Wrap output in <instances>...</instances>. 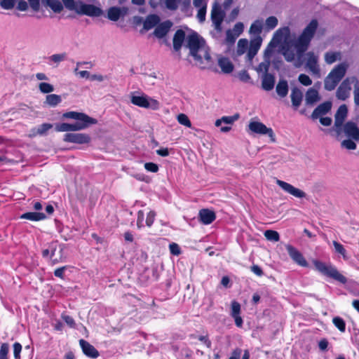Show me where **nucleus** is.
Instances as JSON below:
<instances>
[{
    "instance_id": "45",
    "label": "nucleus",
    "mask_w": 359,
    "mask_h": 359,
    "mask_svg": "<svg viewBox=\"0 0 359 359\" xmlns=\"http://www.w3.org/2000/svg\"><path fill=\"white\" fill-rule=\"evenodd\" d=\"M165 8L170 11H176L178 8V0H161Z\"/></svg>"
},
{
    "instance_id": "25",
    "label": "nucleus",
    "mask_w": 359,
    "mask_h": 359,
    "mask_svg": "<svg viewBox=\"0 0 359 359\" xmlns=\"http://www.w3.org/2000/svg\"><path fill=\"white\" fill-rule=\"evenodd\" d=\"M160 18L156 14H150L147 15L143 22L144 29L148 31L154 27H156L158 24L160 22Z\"/></svg>"
},
{
    "instance_id": "47",
    "label": "nucleus",
    "mask_w": 359,
    "mask_h": 359,
    "mask_svg": "<svg viewBox=\"0 0 359 359\" xmlns=\"http://www.w3.org/2000/svg\"><path fill=\"white\" fill-rule=\"evenodd\" d=\"M177 121L184 126L188 128L191 127V123L189 119L188 116L184 114H180L177 117Z\"/></svg>"
},
{
    "instance_id": "42",
    "label": "nucleus",
    "mask_w": 359,
    "mask_h": 359,
    "mask_svg": "<svg viewBox=\"0 0 359 359\" xmlns=\"http://www.w3.org/2000/svg\"><path fill=\"white\" fill-rule=\"evenodd\" d=\"M264 236L268 241L277 242L280 240L279 233L276 231L266 230L264 231Z\"/></svg>"
},
{
    "instance_id": "5",
    "label": "nucleus",
    "mask_w": 359,
    "mask_h": 359,
    "mask_svg": "<svg viewBox=\"0 0 359 359\" xmlns=\"http://www.w3.org/2000/svg\"><path fill=\"white\" fill-rule=\"evenodd\" d=\"M225 12L222 10L221 6L215 2L211 11V20L214 26L215 31L211 32L213 37H217V34H219L222 30V24L225 18Z\"/></svg>"
},
{
    "instance_id": "30",
    "label": "nucleus",
    "mask_w": 359,
    "mask_h": 359,
    "mask_svg": "<svg viewBox=\"0 0 359 359\" xmlns=\"http://www.w3.org/2000/svg\"><path fill=\"white\" fill-rule=\"evenodd\" d=\"M218 65L221 68L222 71L224 74H230L233 70V65L231 60L225 57L219 58Z\"/></svg>"
},
{
    "instance_id": "2",
    "label": "nucleus",
    "mask_w": 359,
    "mask_h": 359,
    "mask_svg": "<svg viewBox=\"0 0 359 359\" xmlns=\"http://www.w3.org/2000/svg\"><path fill=\"white\" fill-rule=\"evenodd\" d=\"M186 46L189 49V54L195 60L196 66L201 69H205L211 61L205 40L197 33L189 34L186 39Z\"/></svg>"
},
{
    "instance_id": "17",
    "label": "nucleus",
    "mask_w": 359,
    "mask_h": 359,
    "mask_svg": "<svg viewBox=\"0 0 359 359\" xmlns=\"http://www.w3.org/2000/svg\"><path fill=\"white\" fill-rule=\"evenodd\" d=\"M89 126L83 123H62L60 124H57L55 126V130L58 132H68V131H77L84 130L88 128Z\"/></svg>"
},
{
    "instance_id": "53",
    "label": "nucleus",
    "mask_w": 359,
    "mask_h": 359,
    "mask_svg": "<svg viewBox=\"0 0 359 359\" xmlns=\"http://www.w3.org/2000/svg\"><path fill=\"white\" fill-rule=\"evenodd\" d=\"M241 305L238 302L233 301L231 302V316H236L240 315Z\"/></svg>"
},
{
    "instance_id": "8",
    "label": "nucleus",
    "mask_w": 359,
    "mask_h": 359,
    "mask_svg": "<svg viewBox=\"0 0 359 359\" xmlns=\"http://www.w3.org/2000/svg\"><path fill=\"white\" fill-rule=\"evenodd\" d=\"M76 13L78 15H85L90 17H100L102 15L103 11L100 7L95 5L79 2L78 9H76Z\"/></svg>"
},
{
    "instance_id": "58",
    "label": "nucleus",
    "mask_w": 359,
    "mask_h": 359,
    "mask_svg": "<svg viewBox=\"0 0 359 359\" xmlns=\"http://www.w3.org/2000/svg\"><path fill=\"white\" fill-rule=\"evenodd\" d=\"M170 253L173 255H179L181 253L180 246L175 243H172L169 245Z\"/></svg>"
},
{
    "instance_id": "11",
    "label": "nucleus",
    "mask_w": 359,
    "mask_h": 359,
    "mask_svg": "<svg viewBox=\"0 0 359 359\" xmlns=\"http://www.w3.org/2000/svg\"><path fill=\"white\" fill-rule=\"evenodd\" d=\"M63 117L66 118H71L76 120V123H83L88 124V126H90L93 124H95L97 123V120L88 116L87 114L84 113L77 112V111H68L63 114Z\"/></svg>"
},
{
    "instance_id": "19",
    "label": "nucleus",
    "mask_w": 359,
    "mask_h": 359,
    "mask_svg": "<svg viewBox=\"0 0 359 359\" xmlns=\"http://www.w3.org/2000/svg\"><path fill=\"white\" fill-rule=\"evenodd\" d=\"M343 131L345 135L353 140L359 141V128L352 121H348L344 125Z\"/></svg>"
},
{
    "instance_id": "56",
    "label": "nucleus",
    "mask_w": 359,
    "mask_h": 359,
    "mask_svg": "<svg viewBox=\"0 0 359 359\" xmlns=\"http://www.w3.org/2000/svg\"><path fill=\"white\" fill-rule=\"evenodd\" d=\"M22 351V345L18 343L15 342L13 344V355L15 359H20V352Z\"/></svg>"
},
{
    "instance_id": "24",
    "label": "nucleus",
    "mask_w": 359,
    "mask_h": 359,
    "mask_svg": "<svg viewBox=\"0 0 359 359\" xmlns=\"http://www.w3.org/2000/svg\"><path fill=\"white\" fill-rule=\"evenodd\" d=\"M53 128V125L51 123H43L38 127L33 128L29 130V133L28 136L29 137H34L36 135H45L48 130Z\"/></svg>"
},
{
    "instance_id": "34",
    "label": "nucleus",
    "mask_w": 359,
    "mask_h": 359,
    "mask_svg": "<svg viewBox=\"0 0 359 359\" xmlns=\"http://www.w3.org/2000/svg\"><path fill=\"white\" fill-rule=\"evenodd\" d=\"M288 90L287 81L284 79H280L276 88L277 94L280 97H285L288 93Z\"/></svg>"
},
{
    "instance_id": "60",
    "label": "nucleus",
    "mask_w": 359,
    "mask_h": 359,
    "mask_svg": "<svg viewBox=\"0 0 359 359\" xmlns=\"http://www.w3.org/2000/svg\"><path fill=\"white\" fill-rule=\"evenodd\" d=\"M243 29H244V25L242 23V22H237L232 31L234 32V34H236L237 36H240L241 34V33L243 32Z\"/></svg>"
},
{
    "instance_id": "44",
    "label": "nucleus",
    "mask_w": 359,
    "mask_h": 359,
    "mask_svg": "<svg viewBox=\"0 0 359 359\" xmlns=\"http://www.w3.org/2000/svg\"><path fill=\"white\" fill-rule=\"evenodd\" d=\"M332 323L336 327L339 329V330L341 332H345L346 330V323L343 318L340 317H334L332 319Z\"/></svg>"
},
{
    "instance_id": "52",
    "label": "nucleus",
    "mask_w": 359,
    "mask_h": 359,
    "mask_svg": "<svg viewBox=\"0 0 359 359\" xmlns=\"http://www.w3.org/2000/svg\"><path fill=\"white\" fill-rule=\"evenodd\" d=\"M298 80L302 85L305 86H310L312 83V81L310 77L305 74H301L298 77Z\"/></svg>"
},
{
    "instance_id": "21",
    "label": "nucleus",
    "mask_w": 359,
    "mask_h": 359,
    "mask_svg": "<svg viewBox=\"0 0 359 359\" xmlns=\"http://www.w3.org/2000/svg\"><path fill=\"white\" fill-rule=\"evenodd\" d=\"M79 344L86 355L92 358H96L98 357L99 353L97 349L88 341L84 339H80Z\"/></svg>"
},
{
    "instance_id": "15",
    "label": "nucleus",
    "mask_w": 359,
    "mask_h": 359,
    "mask_svg": "<svg viewBox=\"0 0 359 359\" xmlns=\"http://www.w3.org/2000/svg\"><path fill=\"white\" fill-rule=\"evenodd\" d=\"M63 140L67 142L86 144L90 142V137L84 133H66Z\"/></svg>"
},
{
    "instance_id": "22",
    "label": "nucleus",
    "mask_w": 359,
    "mask_h": 359,
    "mask_svg": "<svg viewBox=\"0 0 359 359\" xmlns=\"http://www.w3.org/2000/svg\"><path fill=\"white\" fill-rule=\"evenodd\" d=\"M199 219L203 224H211L216 218L215 213L208 209H202L199 211Z\"/></svg>"
},
{
    "instance_id": "6",
    "label": "nucleus",
    "mask_w": 359,
    "mask_h": 359,
    "mask_svg": "<svg viewBox=\"0 0 359 359\" xmlns=\"http://www.w3.org/2000/svg\"><path fill=\"white\" fill-rule=\"evenodd\" d=\"M130 102L137 107L152 110H157L160 107L158 101L145 94L139 95L133 94L130 97Z\"/></svg>"
},
{
    "instance_id": "37",
    "label": "nucleus",
    "mask_w": 359,
    "mask_h": 359,
    "mask_svg": "<svg viewBox=\"0 0 359 359\" xmlns=\"http://www.w3.org/2000/svg\"><path fill=\"white\" fill-rule=\"evenodd\" d=\"M121 15V9L118 7H111L107 11V18L112 21H117Z\"/></svg>"
},
{
    "instance_id": "50",
    "label": "nucleus",
    "mask_w": 359,
    "mask_h": 359,
    "mask_svg": "<svg viewBox=\"0 0 359 359\" xmlns=\"http://www.w3.org/2000/svg\"><path fill=\"white\" fill-rule=\"evenodd\" d=\"M197 8H198L196 15L197 19L198 20L199 22H203L205 20L207 6Z\"/></svg>"
},
{
    "instance_id": "39",
    "label": "nucleus",
    "mask_w": 359,
    "mask_h": 359,
    "mask_svg": "<svg viewBox=\"0 0 359 359\" xmlns=\"http://www.w3.org/2000/svg\"><path fill=\"white\" fill-rule=\"evenodd\" d=\"M248 48V41L245 39H241L238 41L236 54L240 56L244 54Z\"/></svg>"
},
{
    "instance_id": "10",
    "label": "nucleus",
    "mask_w": 359,
    "mask_h": 359,
    "mask_svg": "<svg viewBox=\"0 0 359 359\" xmlns=\"http://www.w3.org/2000/svg\"><path fill=\"white\" fill-rule=\"evenodd\" d=\"M353 82H357V79L354 76L346 78L342 81L336 92V96L339 100H345L349 97L351 90V85Z\"/></svg>"
},
{
    "instance_id": "12",
    "label": "nucleus",
    "mask_w": 359,
    "mask_h": 359,
    "mask_svg": "<svg viewBox=\"0 0 359 359\" xmlns=\"http://www.w3.org/2000/svg\"><path fill=\"white\" fill-rule=\"evenodd\" d=\"M262 39L260 36H257L254 39H251L246 55V60L248 62H251L254 57L257 55L262 46Z\"/></svg>"
},
{
    "instance_id": "31",
    "label": "nucleus",
    "mask_w": 359,
    "mask_h": 359,
    "mask_svg": "<svg viewBox=\"0 0 359 359\" xmlns=\"http://www.w3.org/2000/svg\"><path fill=\"white\" fill-rule=\"evenodd\" d=\"M67 59V54L65 52L53 54L47 58L48 63L50 65H54L55 67H57L60 62L65 61Z\"/></svg>"
},
{
    "instance_id": "4",
    "label": "nucleus",
    "mask_w": 359,
    "mask_h": 359,
    "mask_svg": "<svg viewBox=\"0 0 359 359\" xmlns=\"http://www.w3.org/2000/svg\"><path fill=\"white\" fill-rule=\"evenodd\" d=\"M313 263L316 270L323 275L332 278L342 284L347 283V278L340 273L333 265H327L325 263L318 260H313Z\"/></svg>"
},
{
    "instance_id": "35",
    "label": "nucleus",
    "mask_w": 359,
    "mask_h": 359,
    "mask_svg": "<svg viewBox=\"0 0 359 359\" xmlns=\"http://www.w3.org/2000/svg\"><path fill=\"white\" fill-rule=\"evenodd\" d=\"M339 80H337L335 77L331 76L329 79V74L325 77L324 81L325 89L329 91L334 90L337 84L339 83Z\"/></svg>"
},
{
    "instance_id": "27",
    "label": "nucleus",
    "mask_w": 359,
    "mask_h": 359,
    "mask_svg": "<svg viewBox=\"0 0 359 359\" xmlns=\"http://www.w3.org/2000/svg\"><path fill=\"white\" fill-rule=\"evenodd\" d=\"M185 40V32L182 29H177L173 36V48L179 51Z\"/></svg>"
},
{
    "instance_id": "64",
    "label": "nucleus",
    "mask_w": 359,
    "mask_h": 359,
    "mask_svg": "<svg viewBox=\"0 0 359 359\" xmlns=\"http://www.w3.org/2000/svg\"><path fill=\"white\" fill-rule=\"evenodd\" d=\"M179 4L181 6V10L185 11L189 8L191 0H178V5Z\"/></svg>"
},
{
    "instance_id": "32",
    "label": "nucleus",
    "mask_w": 359,
    "mask_h": 359,
    "mask_svg": "<svg viewBox=\"0 0 359 359\" xmlns=\"http://www.w3.org/2000/svg\"><path fill=\"white\" fill-rule=\"evenodd\" d=\"M41 3L44 6L50 8L57 13L63 10V5L59 0H41Z\"/></svg>"
},
{
    "instance_id": "7",
    "label": "nucleus",
    "mask_w": 359,
    "mask_h": 359,
    "mask_svg": "<svg viewBox=\"0 0 359 359\" xmlns=\"http://www.w3.org/2000/svg\"><path fill=\"white\" fill-rule=\"evenodd\" d=\"M306 50L304 52L306 53ZM305 55V67L309 70V72L317 78L320 77V69L318 65V56L316 55L313 51L307 52L304 53ZM304 56H302L303 57Z\"/></svg>"
},
{
    "instance_id": "23",
    "label": "nucleus",
    "mask_w": 359,
    "mask_h": 359,
    "mask_svg": "<svg viewBox=\"0 0 359 359\" xmlns=\"http://www.w3.org/2000/svg\"><path fill=\"white\" fill-rule=\"evenodd\" d=\"M348 68V65L342 62L337 65L328 74L329 79L331 76L335 77L337 80L341 81L346 74Z\"/></svg>"
},
{
    "instance_id": "18",
    "label": "nucleus",
    "mask_w": 359,
    "mask_h": 359,
    "mask_svg": "<svg viewBox=\"0 0 359 359\" xmlns=\"http://www.w3.org/2000/svg\"><path fill=\"white\" fill-rule=\"evenodd\" d=\"M348 109L345 104L341 105L337 109L334 116V127L338 133L343 126L344 121L347 116Z\"/></svg>"
},
{
    "instance_id": "16",
    "label": "nucleus",
    "mask_w": 359,
    "mask_h": 359,
    "mask_svg": "<svg viewBox=\"0 0 359 359\" xmlns=\"http://www.w3.org/2000/svg\"><path fill=\"white\" fill-rule=\"evenodd\" d=\"M172 26V22L169 20L159 22L155 28L153 34L158 39H163L168 34Z\"/></svg>"
},
{
    "instance_id": "48",
    "label": "nucleus",
    "mask_w": 359,
    "mask_h": 359,
    "mask_svg": "<svg viewBox=\"0 0 359 359\" xmlns=\"http://www.w3.org/2000/svg\"><path fill=\"white\" fill-rule=\"evenodd\" d=\"M64 6L69 11H74L76 13V9L79 7V3L76 4L74 0H62Z\"/></svg>"
},
{
    "instance_id": "29",
    "label": "nucleus",
    "mask_w": 359,
    "mask_h": 359,
    "mask_svg": "<svg viewBox=\"0 0 359 359\" xmlns=\"http://www.w3.org/2000/svg\"><path fill=\"white\" fill-rule=\"evenodd\" d=\"M290 97L292 106L297 109L300 106L303 99L302 92L298 88H293Z\"/></svg>"
},
{
    "instance_id": "9",
    "label": "nucleus",
    "mask_w": 359,
    "mask_h": 359,
    "mask_svg": "<svg viewBox=\"0 0 359 359\" xmlns=\"http://www.w3.org/2000/svg\"><path fill=\"white\" fill-rule=\"evenodd\" d=\"M248 128L253 133L267 135L272 142L275 141V135L273 130L270 128H267L264 123L259 121H251L249 123Z\"/></svg>"
},
{
    "instance_id": "3",
    "label": "nucleus",
    "mask_w": 359,
    "mask_h": 359,
    "mask_svg": "<svg viewBox=\"0 0 359 359\" xmlns=\"http://www.w3.org/2000/svg\"><path fill=\"white\" fill-rule=\"evenodd\" d=\"M64 245L59 244L57 241H52L47 245V248L42 250V256L49 258L52 265L63 261Z\"/></svg>"
},
{
    "instance_id": "61",
    "label": "nucleus",
    "mask_w": 359,
    "mask_h": 359,
    "mask_svg": "<svg viewBox=\"0 0 359 359\" xmlns=\"http://www.w3.org/2000/svg\"><path fill=\"white\" fill-rule=\"evenodd\" d=\"M144 168L149 172H156L158 170V166L154 163H146L144 164Z\"/></svg>"
},
{
    "instance_id": "41",
    "label": "nucleus",
    "mask_w": 359,
    "mask_h": 359,
    "mask_svg": "<svg viewBox=\"0 0 359 359\" xmlns=\"http://www.w3.org/2000/svg\"><path fill=\"white\" fill-rule=\"evenodd\" d=\"M332 244L334 248V251L337 253L341 255L345 260L348 259V257L347 256L346 250H345V248L341 243H339V242H337L336 241H334L332 242Z\"/></svg>"
},
{
    "instance_id": "63",
    "label": "nucleus",
    "mask_w": 359,
    "mask_h": 359,
    "mask_svg": "<svg viewBox=\"0 0 359 359\" xmlns=\"http://www.w3.org/2000/svg\"><path fill=\"white\" fill-rule=\"evenodd\" d=\"M144 219V213L142 210H140L137 212V225L139 229L144 226L143 222Z\"/></svg>"
},
{
    "instance_id": "55",
    "label": "nucleus",
    "mask_w": 359,
    "mask_h": 359,
    "mask_svg": "<svg viewBox=\"0 0 359 359\" xmlns=\"http://www.w3.org/2000/svg\"><path fill=\"white\" fill-rule=\"evenodd\" d=\"M1 6L4 9H11L15 6L14 0H1Z\"/></svg>"
},
{
    "instance_id": "1",
    "label": "nucleus",
    "mask_w": 359,
    "mask_h": 359,
    "mask_svg": "<svg viewBox=\"0 0 359 359\" xmlns=\"http://www.w3.org/2000/svg\"><path fill=\"white\" fill-rule=\"evenodd\" d=\"M318 22L316 20H312L303 29L297 38H292L289 27H283L278 29L273 34L271 41L264 50V60L256 68L257 72L269 74L270 67V55L273 48L281 43L280 53L288 62H294L296 67H299L302 63V56L308 50L310 43L316 32Z\"/></svg>"
},
{
    "instance_id": "14",
    "label": "nucleus",
    "mask_w": 359,
    "mask_h": 359,
    "mask_svg": "<svg viewBox=\"0 0 359 359\" xmlns=\"http://www.w3.org/2000/svg\"><path fill=\"white\" fill-rule=\"evenodd\" d=\"M286 250L290 255V258L297 264L301 266H307L308 263L306 260L304 259L302 254L294 247L291 245H286Z\"/></svg>"
},
{
    "instance_id": "46",
    "label": "nucleus",
    "mask_w": 359,
    "mask_h": 359,
    "mask_svg": "<svg viewBox=\"0 0 359 359\" xmlns=\"http://www.w3.org/2000/svg\"><path fill=\"white\" fill-rule=\"evenodd\" d=\"M39 88L42 93H50L54 90V87L53 85L45 82L40 83L39 85Z\"/></svg>"
},
{
    "instance_id": "49",
    "label": "nucleus",
    "mask_w": 359,
    "mask_h": 359,
    "mask_svg": "<svg viewBox=\"0 0 359 359\" xmlns=\"http://www.w3.org/2000/svg\"><path fill=\"white\" fill-rule=\"evenodd\" d=\"M355 140H353V139L348 138V140H344L341 142V147L346 148L349 150H353L356 148V144L355 143Z\"/></svg>"
},
{
    "instance_id": "62",
    "label": "nucleus",
    "mask_w": 359,
    "mask_h": 359,
    "mask_svg": "<svg viewBox=\"0 0 359 359\" xmlns=\"http://www.w3.org/2000/svg\"><path fill=\"white\" fill-rule=\"evenodd\" d=\"M238 37L234 32L229 29L226 31V41L229 43H234L236 39Z\"/></svg>"
},
{
    "instance_id": "38",
    "label": "nucleus",
    "mask_w": 359,
    "mask_h": 359,
    "mask_svg": "<svg viewBox=\"0 0 359 359\" xmlns=\"http://www.w3.org/2000/svg\"><path fill=\"white\" fill-rule=\"evenodd\" d=\"M263 27V21L262 20H255L250 26V33L251 34H259L262 32Z\"/></svg>"
},
{
    "instance_id": "28",
    "label": "nucleus",
    "mask_w": 359,
    "mask_h": 359,
    "mask_svg": "<svg viewBox=\"0 0 359 359\" xmlns=\"http://www.w3.org/2000/svg\"><path fill=\"white\" fill-rule=\"evenodd\" d=\"M320 100L319 93L313 88L308 89L305 95V101L307 105H313Z\"/></svg>"
},
{
    "instance_id": "13",
    "label": "nucleus",
    "mask_w": 359,
    "mask_h": 359,
    "mask_svg": "<svg viewBox=\"0 0 359 359\" xmlns=\"http://www.w3.org/2000/svg\"><path fill=\"white\" fill-rule=\"evenodd\" d=\"M276 184L285 192L299 198H304L306 196L305 192L299 189L293 187L292 184L284 181L277 180Z\"/></svg>"
},
{
    "instance_id": "26",
    "label": "nucleus",
    "mask_w": 359,
    "mask_h": 359,
    "mask_svg": "<svg viewBox=\"0 0 359 359\" xmlns=\"http://www.w3.org/2000/svg\"><path fill=\"white\" fill-rule=\"evenodd\" d=\"M275 85V77L271 74H263L262 76V88L269 91L272 90Z\"/></svg>"
},
{
    "instance_id": "43",
    "label": "nucleus",
    "mask_w": 359,
    "mask_h": 359,
    "mask_svg": "<svg viewBox=\"0 0 359 359\" xmlns=\"http://www.w3.org/2000/svg\"><path fill=\"white\" fill-rule=\"evenodd\" d=\"M278 23V20L275 16H270L266 18L265 22L266 29L268 30L273 29Z\"/></svg>"
},
{
    "instance_id": "57",
    "label": "nucleus",
    "mask_w": 359,
    "mask_h": 359,
    "mask_svg": "<svg viewBox=\"0 0 359 359\" xmlns=\"http://www.w3.org/2000/svg\"><path fill=\"white\" fill-rule=\"evenodd\" d=\"M238 77L243 82H248L250 80V76L246 70H242L238 73Z\"/></svg>"
},
{
    "instance_id": "51",
    "label": "nucleus",
    "mask_w": 359,
    "mask_h": 359,
    "mask_svg": "<svg viewBox=\"0 0 359 359\" xmlns=\"http://www.w3.org/2000/svg\"><path fill=\"white\" fill-rule=\"evenodd\" d=\"M9 351V345L4 343L0 347V359H8V354Z\"/></svg>"
},
{
    "instance_id": "36",
    "label": "nucleus",
    "mask_w": 359,
    "mask_h": 359,
    "mask_svg": "<svg viewBox=\"0 0 359 359\" xmlns=\"http://www.w3.org/2000/svg\"><path fill=\"white\" fill-rule=\"evenodd\" d=\"M61 102L62 98L60 95L56 94H50L46 96L45 103L50 107H54L59 104Z\"/></svg>"
},
{
    "instance_id": "20",
    "label": "nucleus",
    "mask_w": 359,
    "mask_h": 359,
    "mask_svg": "<svg viewBox=\"0 0 359 359\" xmlns=\"http://www.w3.org/2000/svg\"><path fill=\"white\" fill-rule=\"evenodd\" d=\"M332 109V102L330 101L324 102L319 104L313 111L311 118L317 119L323 115L327 114Z\"/></svg>"
},
{
    "instance_id": "59",
    "label": "nucleus",
    "mask_w": 359,
    "mask_h": 359,
    "mask_svg": "<svg viewBox=\"0 0 359 359\" xmlns=\"http://www.w3.org/2000/svg\"><path fill=\"white\" fill-rule=\"evenodd\" d=\"M155 217H156V213L154 211H149V213L147 214V219H146V224L148 226H151L154 222V219H155Z\"/></svg>"
},
{
    "instance_id": "33",
    "label": "nucleus",
    "mask_w": 359,
    "mask_h": 359,
    "mask_svg": "<svg viewBox=\"0 0 359 359\" xmlns=\"http://www.w3.org/2000/svg\"><path fill=\"white\" fill-rule=\"evenodd\" d=\"M20 218L31 221H41L45 219L46 216L43 212H29L22 214Z\"/></svg>"
},
{
    "instance_id": "40",
    "label": "nucleus",
    "mask_w": 359,
    "mask_h": 359,
    "mask_svg": "<svg viewBox=\"0 0 359 359\" xmlns=\"http://www.w3.org/2000/svg\"><path fill=\"white\" fill-rule=\"evenodd\" d=\"M339 59V52H327L325 54V61L327 64L331 65Z\"/></svg>"
},
{
    "instance_id": "54",
    "label": "nucleus",
    "mask_w": 359,
    "mask_h": 359,
    "mask_svg": "<svg viewBox=\"0 0 359 359\" xmlns=\"http://www.w3.org/2000/svg\"><path fill=\"white\" fill-rule=\"evenodd\" d=\"M239 118L238 114H235L233 116H223L222 117V123L231 125L233 123L234 121H236Z\"/></svg>"
}]
</instances>
